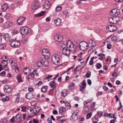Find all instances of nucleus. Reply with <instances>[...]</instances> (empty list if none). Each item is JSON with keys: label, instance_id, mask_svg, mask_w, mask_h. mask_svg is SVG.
<instances>
[{"label": "nucleus", "instance_id": "obj_23", "mask_svg": "<svg viewBox=\"0 0 123 123\" xmlns=\"http://www.w3.org/2000/svg\"><path fill=\"white\" fill-rule=\"evenodd\" d=\"M54 22L56 25L58 26L60 24L61 21L60 19L58 18L55 20Z\"/></svg>", "mask_w": 123, "mask_h": 123}, {"label": "nucleus", "instance_id": "obj_38", "mask_svg": "<svg viewBox=\"0 0 123 123\" xmlns=\"http://www.w3.org/2000/svg\"><path fill=\"white\" fill-rule=\"evenodd\" d=\"M11 17V16L10 14L7 13L5 16V17L7 19H10Z\"/></svg>", "mask_w": 123, "mask_h": 123}, {"label": "nucleus", "instance_id": "obj_29", "mask_svg": "<svg viewBox=\"0 0 123 123\" xmlns=\"http://www.w3.org/2000/svg\"><path fill=\"white\" fill-rule=\"evenodd\" d=\"M16 78L17 79L18 81L19 82H22V80L21 79V75L19 74L18 76H16Z\"/></svg>", "mask_w": 123, "mask_h": 123}, {"label": "nucleus", "instance_id": "obj_39", "mask_svg": "<svg viewBox=\"0 0 123 123\" xmlns=\"http://www.w3.org/2000/svg\"><path fill=\"white\" fill-rule=\"evenodd\" d=\"M65 106L66 108H67L68 109H69L70 107V105L69 104L66 102L65 103Z\"/></svg>", "mask_w": 123, "mask_h": 123}, {"label": "nucleus", "instance_id": "obj_9", "mask_svg": "<svg viewBox=\"0 0 123 123\" xmlns=\"http://www.w3.org/2000/svg\"><path fill=\"white\" fill-rule=\"evenodd\" d=\"M28 110L29 111L30 113L28 116L29 117H32L34 116H36L37 115V113H36L32 108H28Z\"/></svg>", "mask_w": 123, "mask_h": 123}, {"label": "nucleus", "instance_id": "obj_30", "mask_svg": "<svg viewBox=\"0 0 123 123\" xmlns=\"http://www.w3.org/2000/svg\"><path fill=\"white\" fill-rule=\"evenodd\" d=\"M45 11H42L41 13L36 14L35 16L37 17L42 16L45 13Z\"/></svg>", "mask_w": 123, "mask_h": 123}, {"label": "nucleus", "instance_id": "obj_5", "mask_svg": "<svg viewBox=\"0 0 123 123\" xmlns=\"http://www.w3.org/2000/svg\"><path fill=\"white\" fill-rule=\"evenodd\" d=\"M21 115L20 114H18L16 115L14 117L13 116L12 118L10 119V121L12 123L16 122H19L21 120Z\"/></svg>", "mask_w": 123, "mask_h": 123}, {"label": "nucleus", "instance_id": "obj_40", "mask_svg": "<svg viewBox=\"0 0 123 123\" xmlns=\"http://www.w3.org/2000/svg\"><path fill=\"white\" fill-rule=\"evenodd\" d=\"M102 65L100 63H97V64L96 67L98 69L101 68L102 67Z\"/></svg>", "mask_w": 123, "mask_h": 123}, {"label": "nucleus", "instance_id": "obj_34", "mask_svg": "<svg viewBox=\"0 0 123 123\" xmlns=\"http://www.w3.org/2000/svg\"><path fill=\"white\" fill-rule=\"evenodd\" d=\"M47 89V87L46 86H45L42 88L41 91L43 92H45Z\"/></svg>", "mask_w": 123, "mask_h": 123}, {"label": "nucleus", "instance_id": "obj_64", "mask_svg": "<svg viewBox=\"0 0 123 123\" xmlns=\"http://www.w3.org/2000/svg\"><path fill=\"white\" fill-rule=\"evenodd\" d=\"M33 121L34 123H37L38 122V120L36 119H33Z\"/></svg>", "mask_w": 123, "mask_h": 123}, {"label": "nucleus", "instance_id": "obj_55", "mask_svg": "<svg viewBox=\"0 0 123 123\" xmlns=\"http://www.w3.org/2000/svg\"><path fill=\"white\" fill-rule=\"evenodd\" d=\"M117 37H116L114 36L111 38V40L114 42L116 41L117 40Z\"/></svg>", "mask_w": 123, "mask_h": 123}, {"label": "nucleus", "instance_id": "obj_35", "mask_svg": "<svg viewBox=\"0 0 123 123\" xmlns=\"http://www.w3.org/2000/svg\"><path fill=\"white\" fill-rule=\"evenodd\" d=\"M12 89L10 88L6 90H5L4 92L7 93H10L12 91Z\"/></svg>", "mask_w": 123, "mask_h": 123}, {"label": "nucleus", "instance_id": "obj_16", "mask_svg": "<svg viewBox=\"0 0 123 123\" xmlns=\"http://www.w3.org/2000/svg\"><path fill=\"white\" fill-rule=\"evenodd\" d=\"M42 53L43 55L44 56H49L50 55L49 50L46 49H43Z\"/></svg>", "mask_w": 123, "mask_h": 123}, {"label": "nucleus", "instance_id": "obj_49", "mask_svg": "<svg viewBox=\"0 0 123 123\" xmlns=\"http://www.w3.org/2000/svg\"><path fill=\"white\" fill-rule=\"evenodd\" d=\"M5 45L4 44L0 45V49H3L4 47H5Z\"/></svg>", "mask_w": 123, "mask_h": 123}, {"label": "nucleus", "instance_id": "obj_6", "mask_svg": "<svg viewBox=\"0 0 123 123\" xmlns=\"http://www.w3.org/2000/svg\"><path fill=\"white\" fill-rule=\"evenodd\" d=\"M66 45L67 48L69 49V50L72 52L74 50V46L72 42L69 40L66 42Z\"/></svg>", "mask_w": 123, "mask_h": 123}, {"label": "nucleus", "instance_id": "obj_27", "mask_svg": "<svg viewBox=\"0 0 123 123\" xmlns=\"http://www.w3.org/2000/svg\"><path fill=\"white\" fill-rule=\"evenodd\" d=\"M67 93V91L65 90H62L61 92L62 96L65 97L66 96Z\"/></svg>", "mask_w": 123, "mask_h": 123}, {"label": "nucleus", "instance_id": "obj_21", "mask_svg": "<svg viewBox=\"0 0 123 123\" xmlns=\"http://www.w3.org/2000/svg\"><path fill=\"white\" fill-rule=\"evenodd\" d=\"M43 65L47 66L49 65V62L45 58L42 59V60Z\"/></svg>", "mask_w": 123, "mask_h": 123}, {"label": "nucleus", "instance_id": "obj_42", "mask_svg": "<svg viewBox=\"0 0 123 123\" xmlns=\"http://www.w3.org/2000/svg\"><path fill=\"white\" fill-rule=\"evenodd\" d=\"M95 50L94 48H92L91 49L88 51V54L90 55L93 52V51Z\"/></svg>", "mask_w": 123, "mask_h": 123}, {"label": "nucleus", "instance_id": "obj_33", "mask_svg": "<svg viewBox=\"0 0 123 123\" xmlns=\"http://www.w3.org/2000/svg\"><path fill=\"white\" fill-rule=\"evenodd\" d=\"M29 68L27 67L25 68L23 72L25 74H27L28 72V71L29 70Z\"/></svg>", "mask_w": 123, "mask_h": 123}, {"label": "nucleus", "instance_id": "obj_48", "mask_svg": "<svg viewBox=\"0 0 123 123\" xmlns=\"http://www.w3.org/2000/svg\"><path fill=\"white\" fill-rule=\"evenodd\" d=\"M53 76H54V75H48L46 77V79H51V78H52V77Z\"/></svg>", "mask_w": 123, "mask_h": 123}, {"label": "nucleus", "instance_id": "obj_51", "mask_svg": "<svg viewBox=\"0 0 123 123\" xmlns=\"http://www.w3.org/2000/svg\"><path fill=\"white\" fill-rule=\"evenodd\" d=\"M18 33V31L16 30H14L13 31V33L14 35L17 34Z\"/></svg>", "mask_w": 123, "mask_h": 123}, {"label": "nucleus", "instance_id": "obj_44", "mask_svg": "<svg viewBox=\"0 0 123 123\" xmlns=\"http://www.w3.org/2000/svg\"><path fill=\"white\" fill-rule=\"evenodd\" d=\"M93 57H92L91 59V60L90 62H89V64L90 65H92L93 63Z\"/></svg>", "mask_w": 123, "mask_h": 123}, {"label": "nucleus", "instance_id": "obj_53", "mask_svg": "<svg viewBox=\"0 0 123 123\" xmlns=\"http://www.w3.org/2000/svg\"><path fill=\"white\" fill-rule=\"evenodd\" d=\"M92 115V114L91 113L89 112L87 115L86 117L87 118V119L90 118L91 117Z\"/></svg>", "mask_w": 123, "mask_h": 123}, {"label": "nucleus", "instance_id": "obj_28", "mask_svg": "<svg viewBox=\"0 0 123 123\" xmlns=\"http://www.w3.org/2000/svg\"><path fill=\"white\" fill-rule=\"evenodd\" d=\"M43 66L42 60L41 61L37 62L36 63V66L38 67H41Z\"/></svg>", "mask_w": 123, "mask_h": 123}, {"label": "nucleus", "instance_id": "obj_46", "mask_svg": "<svg viewBox=\"0 0 123 123\" xmlns=\"http://www.w3.org/2000/svg\"><path fill=\"white\" fill-rule=\"evenodd\" d=\"M10 87L7 85H6L4 86V91L5 90H6L10 88Z\"/></svg>", "mask_w": 123, "mask_h": 123}, {"label": "nucleus", "instance_id": "obj_57", "mask_svg": "<svg viewBox=\"0 0 123 123\" xmlns=\"http://www.w3.org/2000/svg\"><path fill=\"white\" fill-rule=\"evenodd\" d=\"M63 13L64 15H65V17H66L67 16V14L68 13V12L67 11L65 10L63 12Z\"/></svg>", "mask_w": 123, "mask_h": 123}, {"label": "nucleus", "instance_id": "obj_43", "mask_svg": "<svg viewBox=\"0 0 123 123\" xmlns=\"http://www.w3.org/2000/svg\"><path fill=\"white\" fill-rule=\"evenodd\" d=\"M80 90L81 91H83L86 88V87L83 86L81 85L80 86Z\"/></svg>", "mask_w": 123, "mask_h": 123}, {"label": "nucleus", "instance_id": "obj_45", "mask_svg": "<svg viewBox=\"0 0 123 123\" xmlns=\"http://www.w3.org/2000/svg\"><path fill=\"white\" fill-rule=\"evenodd\" d=\"M98 116L100 117L102 115L103 112L101 111H98Z\"/></svg>", "mask_w": 123, "mask_h": 123}, {"label": "nucleus", "instance_id": "obj_52", "mask_svg": "<svg viewBox=\"0 0 123 123\" xmlns=\"http://www.w3.org/2000/svg\"><path fill=\"white\" fill-rule=\"evenodd\" d=\"M9 98H8V99H7V98H2L1 99V100H2V101L4 102L5 101H8V100H9Z\"/></svg>", "mask_w": 123, "mask_h": 123}, {"label": "nucleus", "instance_id": "obj_17", "mask_svg": "<svg viewBox=\"0 0 123 123\" xmlns=\"http://www.w3.org/2000/svg\"><path fill=\"white\" fill-rule=\"evenodd\" d=\"M51 4L48 1H46L44 3L43 6L44 8L46 9L49 8Z\"/></svg>", "mask_w": 123, "mask_h": 123}, {"label": "nucleus", "instance_id": "obj_32", "mask_svg": "<svg viewBox=\"0 0 123 123\" xmlns=\"http://www.w3.org/2000/svg\"><path fill=\"white\" fill-rule=\"evenodd\" d=\"M117 8H115L113 9L111 11V14L112 15H114L116 14L115 12Z\"/></svg>", "mask_w": 123, "mask_h": 123}, {"label": "nucleus", "instance_id": "obj_41", "mask_svg": "<svg viewBox=\"0 0 123 123\" xmlns=\"http://www.w3.org/2000/svg\"><path fill=\"white\" fill-rule=\"evenodd\" d=\"M62 9V7L61 6H58L56 7V10L58 12H59Z\"/></svg>", "mask_w": 123, "mask_h": 123}, {"label": "nucleus", "instance_id": "obj_1", "mask_svg": "<svg viewBox=\"0 0 123 123\" xmlns=\"http://www.w3.org/2000/svg\"><path fill=\"white\" fill-rule=\"evenodd\" d=\"M62 54L59 55L54 54L51 57V60L53 63L55 65H57L59 63V61L62 59Z\"/></svg>", "mask_w": 123, "mask_h": 123}, {"label": "nucleus", "instance_id": "obj_10", "mask_svg": "<svg viewBox=\"0 0 123 123\" xmlns=\"http://www.w3.org/2000/svg\"><path fill=\"white\" fill-rule=\"evenodd\" d=\"M26 18L22 16H20L19 17L17 20V22L18 25H22L25 22Z\"/></svg>", "mask_w": 123, "mask_h": 123}, {"label": "nucleus", "instance_id": "obj_15", "mask_svg": "<svg viewBox=\"0 0 123 123\" xmlns=\"http://www.w3.org/2000/svg\"><path fill=\"white\" fill-rule=\"evenodd\" d=\"M4 37L5 40L7 42H10L12 40L10 36L8 34H5Z\"/></svg>", "mask_w": 123, "mask_h": 123}, {"label": "nucleus", "instance_id": "obj_58", "mask_svg": "<svg viewBox=\"0 0 123 123\" xmlns=\"http://www.w3.org/2000/svg\"><path fill=\"white\" fill-rule=\"evenodd\" d=\"M21 52L22 51L20 49H17L16 51V52L17 54H20Z\"/></svg>", "mask_w": 123, "mask_h": 123}, {"label": "nucleus", "instance_id": "obj_56", "mask_svg": "<svg viewBox=\"0 0 123 123\" xmlns=\"http://www.w3.org/2000/svg\"><path fill=\"white\" fill-rule=\"evenodd\" d=\"M54 92V89H50L49 91V94H52Z\"/></svg>", "mask_w": 123, "mask_h": 123}, {"label": "nucleus", "instance_id": "obj_19", "mask_svg": "<svg viewBox=\"0 0 123 123\" xmlns=\"http://www.w3.org/2000/svg\"><path fill=\"white\" fill-rule=\"evenodd\" d=\"M13 25L12 23L11 22L7 21L5 22L3 25V26L5 28H7Z\"/></svg>", "mask_w": 123, "mask_h": 123}, {"label": "nucleus", "instance_id": "obj_8", "mask_svg": "<svg viewBox=\"0 0 123 123\" xmlns=\"http://www.w3.org/2000/svg\"><path fill=\"white\" fill-rule=\"evenodd\" d=\"M106 29L109 31L112 32L116 30L117 28L114 25H110L106 27Z\"/></svg>", "mask_w": 123, "mask_h": 123}, {"label": "nucleus", "instance_id": "obj_13", "mask_svg": "<svg viewBox=\"0 0 123 123\" xmlns=\"http://www.w3.org/2000/svg\"><path fill=\"white\" fill-rule=\"evenodd\" d=\"M39 3L37 1H35L32 4L31 7L32 9H37L39 7Z\"/></svg>", "mask_w": 123, "mask_h": 123}, {"label": "nucleus", "instance_id": "obj_50", "mask_svg": "<svg viewBox=\"0 0 123 123\" xmlns=\"http://www.w3.org/2000/svg\"><path fill=\"white\" fill-rule=\"evenodd\" d=\"M118 17L119 18V21H121L123 19V15H120L119 17Z\"/></svg>", "mask_w": 123, "mask_h": 123}, {"label": "nucleus", "instance_id": "obj_4", "mask_svg": "<svg viewBox=\"0 0 123 123\" xmlns=\"http://www.w3.org/2000/svg\"><path fill=\"white\" fill-rule=\"evenodd\" d=\"M29 30V28L24 26L20 28V32L21 34L24 35H26L28 34Z\"/></svg>", "mask_w": 123, "mask_h": 123}, {"label": "nucleus", "instance_id": "obj_37", "mask_svg": "<svg viewBox=\"0 0 123 123\" xmlns=\"http://www.w3.org/2000/svg\"><path fill=\"white\" fill-rule=\"evenodd\" d=\"M115 13L116 14H115V15L116 16H118V15L120 14V12L119 10L117 9H116V10L115 12Z\"/></svg>", "mask_w": 123, "mask_h": 123}, {"label": "nucleus", "instance_id": "obj_54", "mask_svg": "<svg viewBox=\"0 0 123 123\" xmlns=\"http://www.w3.org/2000/svg\"><path fill=\"white\" fill-rule=\"evenodd\" d=\"M55 85L56 84H49V85L51 87L54 88H56Z\"/></svg>", "mask_w": 123, "mask_h": 123}, {"label": "nucleus", "instance_id": "obj_62", "mask_svg": "<svg viewBox=\"0 0 123 123\" xmlns=\"http://www.w3.org/2000/svg\"><path fill=\"white\" fill-rule=\"evenodd\" d=\"M103 89L105 91H107V90H108V88L106 87V86H104L103 87Z\"/></svg>", "mask_w": 123, "mask_h": 123}, {"label": "nucleus", "instance_id": "obj_24", "mask_svg": "<svg viewBox=\"0 0 123 123\" xmlns=\"http://www.w3.org/2000/svg\"><path fill=\"white\" fill-rule=\"evenodd\" d=\"M8 8V7L7 5L4 4L2 6V10L4 11L6 10Z\"/></svg>", "mask_w": 123, "mask_h": 123}, {"label": "nucleus", "instance_id": "obj_25", "mask_svg": "<svg viewBox=\"0 0 123 123\" xmlns=\"http://www.w3.org/2000/svg\"><path fill=\"white\" fill-rule=\"evenodd\" d=\"M7 61L3 60L2 61V62H1V66L2 65L3 67H6V66L7 65Z\"/></svg>", "mask_w": 123, "mask_h": 123}, {"label": "nucleus", "instance_id": "obj_11", "mask_svg": "<svg viewBox=\"0 0 123 123\" xmlns=\"http://www.w3.org/2000/svg\"><path fill=\"white\" fill-rule=\"evenodd\" d=\"M11 45L12 47H17L20 45V43L19 41L14 40L12 42Z\"/></svg>", "mask_w": 123, "mask_h": 123}, {"label": "nucleus", "instance_id": "obj_14", "mask_svg": "<svg viewBox=\"0 0 123 123\" xmlns=\"http://www.w3.org/2000/svg\"><path fill=\"white\" fill-rule=\"evenodd\" d=\"M54 39L56 41L60 42L62 41V37L61 35L57 34L55 36Z\"/></svg>", "mask_w": 123, "mask_h": 123}, {"label": "nucleus", "instance_id": "obj_63", "mask_svg": "<svg viewBox=\"0 0 123 123\" xmlns=\"http://www.w3.org/2000/svg\"><path fill=\"white\" fill-rule=\"evenodd\" d=\"M28 90L29 91L31 92L33 91L34 89L31 87H30L28 88Z\"/></svg>", "mask_w": 123, "mask_h": 123}, {"label": "nucleus", "instance_id": "obj_31", "mask_svg": "<svg viewBox=\"0 0 123 123\" xmlns=\"http://www.w3.org/2000/svg\"><path fill=\"white\" fill-rule=\"evenodd\" d=\"M34 111H36V113H37L40 110V108L38 107V106H36L34 108V109L33 110Z\"/></svg>", "mask_w": 123, "mask_h": 123}, {"label": "nucleus", "instance_id": "obj_36", "mask_svg": "<svg viewBox=\"0 0 123 123\" xmlns=\"http://www.w3.org/2000/svg\"><path fill=\"white\" fill-rule=\"evenodd\" d=\"M74 82H73L69 86V87L70 89H72L74 88Z\"/></svg>", "mask_w": 123, "mask_h": 123}, {"label": "nucleus", "instance_id": "obj_22", "mask_svg": "<svg viewBox=\"0 0 123 123\" xmlns=\"http://www.w3.org/2000/svg\"><path fill=\"white\" fill-rule=\"evenodd\" d=\"M25 96L27 98L30 99L33 98V94L31 92H29L26 94Z\"/></svg>", "mask_w": 123, "mask_h": 123}, {"label": "nucleus", "instance_id": "obj_47", "mask_svg": "<svg viewBox=\"0 0 123 123\" xmlns=\"http://www.w3.org/2000/svg\"><path fill=\"white\" fill-rule=\"evenodd\" d=\"M86 80H84L82 82V84L81 85L86 87Z\"/></svg>", "mask_w": 123, "mask_h": 123}, {"label": "nucleus", "instance_id": "obj_61", "mask_svg": "<svg viewBox=\"0 0 123 123\" xmlns=\"http://www.w3.org/2000/svg\"><path fill=\"white\" fill-rule=\"evenodd\" d=\"M107 116L111 118L113 117V115L112 114H107Z\"/></svg>", "mask_w": 123, "mask_h": 123}, {"label": "nucleus", "instance_id": "obj_18", "mask_svg": "<svg viewBox=\"0 0 123 123\" xmlns=\"http://www.w3.org/2000/svg\"><path fill=\"white\" fill-rule=\"evenodd\" d=\"M77 115L78 113H74L72 115L71 117L72 118L74 122H75L78 119V117L77 116Z\"/></svg>", "mask_w": 123, "mask_h": 123}, {"label": "nucleus", "instance_id": "obj_2", "mask_svg": "<svg viewBox=\"0 0 123 123\" xmlns=\"http://www.w3.org/2000/svg\"><path fill=\"white\" fill-rule=\"evenodd\" d=\"M80 49L83 51L86 50L87 49V47L88 46V43L85 41H82L80 43Z\"/></svg>", "mask_w": 123, "mask_h": 123}, {"label": "nucleus", "instance_id": "obj_26", "mask_svg": "<svg viewBox=\"0 0 123 123\" xmlns=\"http://www.w3.org/2000/svg\"><path fill=\"white\" fill-rule=\"evenodd\" d=\"M66 109L65 108L61 107L59 110V113L61 114H62L63 112Z\"/></svg>", "mask_w": 123, "mask_h": 123}, {"label": "nucleus", "instance_id": "obj_3", "mask_svg": "<svg viewBox=\"0 0 123 123\" xmlns=\"http://www.w3.org/2000/svg\"><path fill=\"white\" fill-rule=\"evenodd\" d=\"M109 21L111 23L116 24L118 23L119 22V19L118 17L114 16L110 18Z\"/></svg>", "mask_w": 123, "mask_h": 123}, {"label": "nucleus", "instance_id": "obj_20", "mask_svg": "<svg viewBox=\"0 0 123 123\" xmlns=\"http://www.w3.org/2000/svg\"><path fill=\"white\" fill-rule=\"evenodd\" d=\"M88 43V46L90 47H93L95 45V42L92 40H89Z\"/></svg>", "mask_w": 123, "mask_h": 123}, {"label": "nucleus", "instance_id": "obj_12", "mask_svg": "<svg viewBox=\"0 0 123 123\" xmlns=\"http://www.w3.org/2000/svg\"><path fill=\"white\" fill-rule=\"evenodd\" d=\"M70 51L71 50H69V49L66 48H64L62 49V52L63 54L67 56H68L69 55Z\"/></svg>", "mask_w": 123, "mask_h": 123}, {"label": "nucleus", "instance_id": "obj_59", "mask_svg": "<svg viewBox=\"0 0 123 123\" xmlns=\"http://www.w3.org/2000/svg\"><path fill=\"white\" fill-rule=\"evenodd\" d=\"M112 76L113 77H114L115 76V77H116L117 76V73L115 72H114L113 73Z\"/></svg>", "mask_w": 123, "mask_h": 123}, {"label": "nucleus", "instance_id": "obj_7", "mask_svg": "<svg viewBox=\"0 0 123 123\" xmlns=\"http://www.w3.org/2000/svg\"><path fill=\"white\" fill-rule=\"evenodd\" d=\"M9 63H10V66L12 69L15 68L17 66L16 61L14 59H10L9 61Z\"/></svg>", "mask_w": 123, "mask_h": 123}, {"label": "nucleus", "instance_id": "obj_60", "mask_svg": "<svg viewBox=\"0 0 123 123\" xmlns=\"http://www.w3.org/2000/svg\"><path fill=\"white\" fill-rule=\"evenodd\" d=\"M101 56V59H102L103 60V59H104L105 58V55L104 54H102V55Z\"/></svg>", "mask_w": 123, "mask_h": 123}]
</instances>
